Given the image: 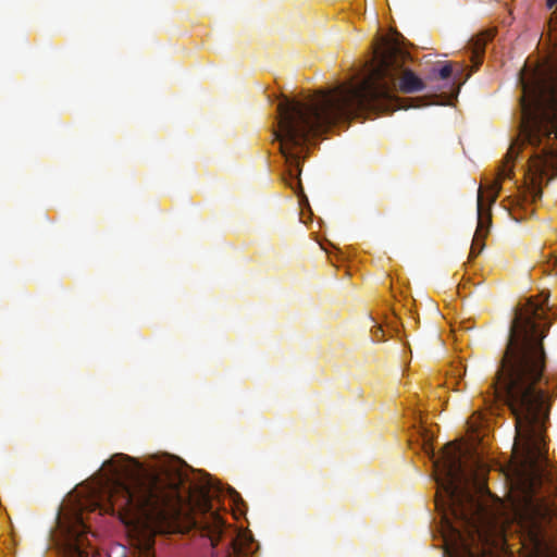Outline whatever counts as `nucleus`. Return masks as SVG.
<instances>
[{
	"label": "nucleus",
	"mask_w": 557,
	"mask_h": 557,
	"mask_svg": "<svg viewBox=\"0 0 557 557\" xmlns=\"http://www.w3.org/2000/svg\"><path fill=\"white\" fill-rule=\"evenodd\" d=\"M532 301L511 320L500 364L490 385L495 397H504L515 417L516 440L525 480V504L517 512L524 545L534 552L550 549L557 537V508L537 494L553 479L547 471L546 423L549 414L548 384L544 376L545 330L536 329L541 314Z\"/></svg>",
	"instance_id": "1"
},
{
	"label": "nucleus",
	"mask_w": 557,
	"mask_h": 557,
	"mask_svg": "<svg viewBox=\"0 0 557 557\" xmlns=\"http://www.w3.org/2000/svg\"><path fill=\"white\" fill-rule=\"evenodd\" d=\"M108 468L107 497L112 512L149 543L156 534L195 531L215 548L213 557H250L255 541L226 525L211 504V485L199 487L198 499L184 484L178 471H148L134 458L115 454Z\"/></svg>",
	"instance_id": "2"
},
{
	"label": "nucleus",
	"mask_w": 557,
	"mask_h": 557,
	"mask_svg": "<svg viewBox=\"0 0 557 557\" xmlns=\"http://www.w3.org/2000/svg\"><path fill=\"white\" fill-rule=\"evenodd\" d=\"M363 78L352 77L333 88L321 89L308 101L283 97L277 104V128L273 131L287 164L286 184L301 187L300 160L310 136L327 132L342 122L364 113H392L406 108L395 91L397 74L403 71L406 53L397 42L381 39Z\"/></svg>",
	"instance_id": "3"
},
{
	"label": "nucleus",
	"mask_w": 557,
	"mask_h": 557,
	"mask_svg": "<svg viewBox=\"0 0 557 557\" xmlns=\"http://www.w3.org/2000/svg\"><path fill=\"white\" fill-rule=\"evenodd\" d=\"M519 83L522 88L519 133L498 169L497 180L488 187V206L496 201L502 181L511 178L513 161L525 146L533 148L528 159L531 202L542 198L543 181L546 178L548 183L557 175V64L534 70L530 79L521 71Z\"/></svg>",
	"instance_id": "4"
},
{
	"label": "nucleus",
	"mask_w": 557,
	"mask_h": 557,
	"mask_svg": "<svg viewBox=\"0 0 557 557\" xmlns=\"http://www.w3.org/2000/svg\"><path fill=\"white\" fill-rule=\"evenodd\" d=\"M437 494L435 506L442 516L444 555L446 557H498L494 541L495 522L483 503L474 495L475 475L468 474L461 448L455 443L444 446L440 458L431 454Z\"/></svg>",
	"instance_id": "5"
},
{
	"label": "nucleus",
	"mask_w": 557,
	"mask_h": 557,
	"mask_svg": "<svg viewBox=\"0 0 557 557\" xmlns=\"http://www.w3.org/2000/svg\"><path fill=\"white\" fill-rule=\"evenodd\" d=\"M493 37L494 33L492 30H485L471 38L469 45L471 50V61L473 62L472 71L468 73L465 78H461V75L465 72V66L459 64L458 70L455 72V81H458L459 84H463L470 77L472 72L478 71L483 62L485 47Z\"/></svg>",
	"instance_id": "6"
},
{
	"label": "nucleus",
	"mask_w": 557,
	"mask_h": 557,
	"mask_svg": "<svg viewBox=\"0 0 557 557\" xmlns=\"http://www.w3.org/2000/svg\"><path fill=\"white\" fill-rule=\"evenodd\" d=\"M484 193L482 187H479L478 190V226L472 239L471 250H470V257L474 258L482 251L484 247V239L488 234V228L491 225V215L488 214L487 218L484 216Z\"/></svg>",
	"instance_id": "7"
},
{
	"label": "nucleus",
	"mask_w": 557,
	"mask_h": 557,
	"mask_svg": "<svg viewBox=\"0 0 557 557\" xmlns=\"http://www.w3.org/2000/svg\"><path fill=\"white\" fill-rule=\"evenodd\" d=\"M529 301H532L533 305H537L540 307L539 311L541 312V314H537V317L534 318V322H535L536 329L545 330L546 334H547L549 326H550V324L546 321L547 320V311H548V308H547L548 295H544V293H542L541 295H537V297H530V298L525 299L524 302H520L515 309L513 319L516 318L517 311L520 308H523L527 305V302H529Z\"/></svg>",
	"instance_id": "8"
},
{
	"label": "nucleus",
	"mask_w": 557,
	"mask_h": 557,
	"mask_svg": "<svg viewBox=\"0 0 557 557\" xmlns=\"http://www.w3.org/2000/svg\"><path fill=\"white\" fill-rule=\"evenodd\" d=\"M399 89L406 94H413L424 90L425 84L412 71L405 70L399 82Z\"/></svg>",
	"instance_id": "9"
},
{
	"label": "nucleus",
	"mask_w": 557,
	"mask_h": 557,
	"mask_svg": "<svg viewBox=\"0 0 557 557\" xmlns=\"http://www.w3.org/2000/svg\"><path fill=\"white\" fill-rule=\"evenodd\" d=\"M84 539L78 535L69 544V557H88V553L83 548Z\"/></svg>",
	"instance_id": "10"
},
{
	"label": "nucleus",
	"mask_w": 557,
	"mask_h": 557,
	"mask_svg": "<svg viewBox=\"0 0 557 557\" xmlns=\"http://www.w3.org/2000/svg\"><path fill=\"white\" fill-rule=\"evenodd\" d=\"M520 209H522L525 212L528 210V208L524 203H521L520 200H517V208L510 209V212H509L511 218L517 222H520L524 219V216L518 212V210H520Z\"/></svg>",
	"instance_id": "11"
},
{
	"label": "nucleus",
	"mask_w": 557,
	"mask_h": 557,
	"mask_svg": "<svg viewBox=\"0 0 557 557\" xmlns=\"http://www.w3.org/2000/svg\"><path fill=\"white\" fill-rule=\"evenodd\" d=\"M454 73V70H453V66L451 64L447 63L445 65H443L440 70H438V76L440 78L442 79H447L449 78Z\"/></svg>",
	"instance_id": "12"
},
{
	"label": "nucleus",
	"mask_w": 557,
	"mask_h": 557,
	"mask_svg": "<svg viewBox=\"0 0 557 557\" xmlns=\"http://www.w3.org/2000/svg\"><path fill=\"white\" fill-rule=\"evenodd\" d=\"M382 336H383V330L381 327H376L374 333H373V338L375 341H381Z\"/></svg>",
	"instance_id": "13"
},
{
	"label": "nucleus",
	"mask_w": 557,
	"mask_h": 557,
	"mask_svg": "<svg viewBox=\"0 0 557 557\" xmlns=\"http://www.w3.org/2000/svg\"><path fill=\"white\" fill-rule=\"evenodd\" d=\"M546 2L548 8H553L557 3V0H546Z\"/></svg>",
	"instance_id": "14"
},
{
	"label": "nucleus",
	"mask_w": 557,
	"mask_h": 557,
	"mask_svg": "<svg viewBox=\"0 0 557 557\" xmlns=\"http://www.w3.org/2000/svg\"><path fill=\"white\" fill-rule=\"evenodd\" d=\"M553 263L554 265H557V255H553Z\"/></svg>",
	"instance_id": "15"
},
{
	"label": "nucleus",
	"mask_w": 557,
	"mask_h": 557,
	"mask_svg": "<svg viewBox=\"0 0 557 557\" xmlns=\"http://www.w3.org/2000/svg\"><path fill=\"white\" fill-rule=\"evenodd\" d=\"M553 557H557V554H556V555H554Z\"/></svg>",
	"instance_id": "16"
}]
</instances>
